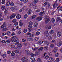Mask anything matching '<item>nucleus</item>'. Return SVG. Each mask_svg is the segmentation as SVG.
Instances as JSON below:
<instances>
[{"instance_id":"36","label":"nucleus","mask_w":62,"mask_h":62,"mask_svg":"<svg viewBox=\"0 0 62 62\" xmlns=\"http://www.w3.org/2000/svg\"><path fill=\"white\" fill-rule=\"evenodd\" d=\"M49 57L48 55H46L45 57V58L46 59H48Z\"/></svg>"},{"instance_id":"35","label":"nucleus","mask_w":62,"mask_h":62,"mask_svg":"<svg viewBox=\"0 0 62 62\" xmlns=\"http://www.w3.org/2000/svg\"><path fill=\"white\" fill-rule=\"evenodd\" d=\"M44 12L45 11H44L42 12H40L39 13V14L40 15H42V14H43L44 13Z\"/></svg>"},{"instance_id":"42","label":"nucleus","mask_w":62,"mask_h":62,"mask_svg":"<svg viewBox=\"0 0 62 62\" xmlns=\"http://www.w3.org/2000/svg\"><path fill=\"white\" fill-rule=\"evenodd\" d=\"M38 44H39V45H41L42 44L41 43V41H39L38 42Z\"/></svg>"},{"instance_id":"39","label":"nucleus","mask_w":62,"mask_h":62,"mask_svg":"<svg viewBox=\"0 0 62 62\" xmlns=\"http://www.w3.org/2000/svg\"><path fill=\"white\" fill-rule=\"evenodd\" d=\"M50 46L51 48H53L54 47V44H51Z\"/></svg>"},{"instance_id":"62","label":"nucleus","mask_w":62,"mask_h":62,"mask_svg":"<svg viewBox=\"0 0 62 62\" xmlns=\"http://www.w3.org/2000/svg\"><path fill=\"white\" fill-rule=\"evenodd\" d=\"M16 28L15 27L13 29H12V31H15L16 30Z\"/></svg>"},{"instance_id":"3","label":"nucleus","mask_w":62,"mask_h":62,"mask_svg":"<svg viewBox=\"0 0 62 62\" xmlns=\"http://www.w3.org/2000/svg\"><path fill=\"white\" fill-rule=\"evenodd\" d=\"M21 60L23 62H27L28 61V59H27L26 57L22 58Z\"/></svg>"},{"instance_id":"55","label":"nucleus","mask_w":62,"mask_h":62,"mask_svg":"<svg viewBox=\"0 0 62 62\" xmlns=\"http://www.w3.org/2000/svg\"><path fill=\"white\" fill-rule=\"evenodd\" d=\"M35 55H38L39 54V52L38 51L36 52L35 53Z\"/></svg>"},{"instance_id":"45","label":"nucleus","mask_w":62,"mask_h":62,"mask_svg":"<svg viewBox=\"0 0 62 62\" xmlns=\"http://www.w3.org/2000/svg\"><path fill=\"white\" fill-rule=\"evenodd\" d=\"M39 37H35V39L36 41H38L39 40Z\"/></svg>"},{"instance_id":"17","label":"nucleus","mask_w":62,"mask_h":62,"mask_svg":"<svg viewBox=\"0 0 62 62\" xmlns=\"http://www.w3.org/2000/svg\"><path fill=\"white\" fill-rule=\"evenodd\" d=\"M8 9V8H6L5 9V10L4 11V14L5 15H7V11Z\"/></svg>"},{"instance_id":"51","label":"nucleus","mask_w":62,"mask_h":62,"mask_svg":"<svg viewBox=\"0 0 62 62\" xmlns=\"http://www.w3.org/2000/svg\"><path fill=\"white\" fill-rule=\"evenodd\" d=\"M1 42L2 43H6V41L5 40L1 41Z\"/></svg>"},{"instance_id":"9","label":"nucleus","mask_w":62,"mask_h":62,"mask_svg":"<svg viewBox=\"0 0 62 62\" xmlns=\"http://www.w3.org/2000/svg\"><path fill=\"white\" fill-rule=\"evenodd\" d=\"M27 40L30 41H32L33 40V38L32 37L28 38L27 39Z\"/></svg>"},{"instance_id":"13","label":"nucleus","mask_w":62,"mask_h":62,"mask_svg":"<svg viewBox=\"0 0 62 62\" xmlns=\"http://www.w3.org/2000/svg\"><path fill=\"white\" fill-rule=\"evenodd\" d=\"M49 47L48 46H45L44 48V49L45 51H47Z\"/></svg>"},{"instance_id":"47","label":"nucleus","mask_w":62,"mask_h":62,"mask_svg":"<svg viewBox=\"0 0 62 62\" xmlns=\"http://www.w3.org/2000/svg\"><path fill=\"white\" fill-rule=\"evenodd\" d=\"M56 62H58L59 61V59L57 58L55 60Z\"/></svg>"},{"instance_id":"28","label":"nucleus","mask_w":62,"mask_h":62,"mask_svg":"<svg viewBox=\"0 0 62 62\" xmlns=\"http://www.w3.org/2000/svg\"><path fill=\"white\" fill-rule=\"evenodd\" d=\"M10 5V2L8 1L6 3V5L7 6H8Z\"/></svg>"},{"instance_id":"48","label":"nucleus","mask_w":62,"mask_h":62,"mask_svg":"<svg viewBox=\"0 0 62 62\" xmlns=\"http://www.w3.org/2000/svg\"><path fill=\"white\" fill-rule=\"evenodd\" d=\"M47 4H48V2H45L44 3L43 5L44 6H46V5H47Z\"/></svg>"},{"instance_id":"4","label":"nucleus","mask_w":62,"mask_h":62,"mask_svg":"<svg viewBox=\"0 0 62 62\" xmlns=\"http://www.w3.org/2000/svg\"><path fill=\"white\" fill-rule=\"evenodd\" d=\"M48 17H49V16H46V17L47 18L45 20V23H48L50 21V19L48 18Z\"/></svg>"},{"instance_id":"40","label":"nucleus","mask_w":62,"mask_h":62,"mask_svg":"<svg viewBox=\"0 0 62 62\" xmlns=\"http://www.w3.org/2000/svg\"><path fill=\"white\" fill-rule=\"evenodd\" d=\"M10 9L11 10H14V9L16 10H17V9L16 8H11Z\"/></svg>"},{"instance_id":"61","label":"nucleus","mask_w":62,"mask_h":62,"mask_svg":"<svg viewBox=\"0 0 62 62\" xmlns=\"http://www.w3.org/2000/svg\"><path fill=\"white\" fill-rule=\"evenodd\" d=\"M22 41L23 42H25L26 41V40L25 39H23L22 40Z\"/></svg>"},{"instance_id":"19","label":"nucleus","mask_w":62,"mask_h":62,"mask_svg":"<svg viewBox=\"0 0 62 62\" xmlns=\"http://www.w3.org/2000/svg\"><path fill=\"white\" fill-rule=\"evenodd\" d=\"M30 59L32 61H34L35 60V58L34 57L32 56L31 57Z\"/></svg>"},{"instance_id":"15","label":"nucleus","mask_w":62,"mask_h":62,"mask_svg":"<svg viewBox=\"0 0 62 62\" xmlns=\"http://www.w3.org/2000/svg\"><path fill=\"white\" fill-rule=\"evenodd\" d=\"M61 20V18L59 17H57V20H56V22H58V21L59 22Z\"/></svg>"},{"instance_id":"58","label":"nucleus","mask_w":62,"mask_h":62,"mask_svg":"<svg viewBox=\"0 0 62 62\" xmlns=\"http://www.w3.org/2000/svg\"><path fill=\"white\" fill-rule=\"evenodd\" d=\"M39 32L37 31L36 32V34L37 35H39Z\"/></svg>"},{"instance_id":"32","label":"nucleus","mask_w":62,"mask_h":62,"mask_svg":"<svg viewBox=\"0 0 62 62\" xmlns=\"http://www.w3.org/2000/svg\"><path fill=\"white\" fill-rule=\"evenodd\" d=\"M16 21L17 20L15 19H14L12 21L13 23H16Z\"/></svg>"},{"instance_id":"6","label":"nucleus","mask_w":62,"mask_h":62,"mask_svg":"<svg viewBox=\"0 0 62 62\" xmlns=\"http://www.w3.org/2000/svg\"><path fill=\"white\" fill-rule=\"evenodd\" d=\"M42 19V16H39L37 17L36 18V19L37 21H41Z\"/></svg>"},{"instance_id":"26","label":"nucleus","mask_w":62,"mask_h":62,"mask_svg":"<svg viewBox=\"0 0 62 62\" xmlns=\"http://www.w3.org/2000/svg\"><path fill=\"white\" fill-rule=\"evenodd\" d=\"M8 30V29L7 28H3L2 29V31H7V30Z\"/></svg>"},{"instance_id":"50","label":"nucleus","mask_w":62,"mask_h":62,"mask_svg":"<svg viewBox=\"0 0 62 62\" xmlns=\"http://www.w3.org/2000/svg\"><path fill=\"white\" fill-rule=\"evenodd\" d=\"M27 29H24L23 31V32H24V33H26V32H27Z\"/></svg>"},{"instance_id":"7","label":"nucleus","mask_w":62,"mask_h":62,"mask_svg":"<svg viewBox=\"0 0 62 62\" xmlns=\"http://www.w3.org/2000/svg\"><path fill=\"white\" fill-rule=\"evenodd\" d=\"M62 41H60V42L58 43L57 45V46L58 47H60V46H61V45H62Z\"/></svg>"},{"instance_id":"63","label":"nucleus","mask_w":62,"mask_h":62,"mask_svg":"<svg viewBox=\"0 0 62 62\" xmlns=\"http://www.w3.org/2000/svg\"><path fill=\"white\" fill-rule=\"evenodd\" d=\"M31 55H32V56H36V55L33 53H31Z\"/></svg>"},{"instance_id":"18","label":"nucleus","mask_w":62,"mask_h":62,"mask_svg":"<svg viewBox=\"0 0 62 62\" xmlns=\"http://www.w3.org/2000/svg\"><path fill=\"white\" fill-rule=\"evenodd\" d=\"M59 56V54L58 53H56L55 54V57H58Z\"/></svg>"},{"instance_id":"59","label":"nucleus","mask_w":62,"mask_h":62,"mask_svg":"<svg viewBox=\"0 0 62 62\" xmlns=\"http://www.w3.org/2000/svg\"><path fill=\"white\" fill-rule=\"evenodd\" d=\"M33 8H36L37 5H33Z\"/></svg>"},{"instance_id":"14","label":"nucleus","mask_w":62,"mask_h":62,"mask_svg":"<svg viewBox=\"0 0 62 62\" xmlns=\"http://www.w3.org/2000/svg\"><path fill=\"white\" fill-rule=\"evenodd\" d=\"M22 46H23V44H19L18 45V48H21V47H22Z\"/></svg>"},{"instance_id":"44","label":"nucleus","mask_w":62,"mask_h":62,"mask_svg":"<svg viewBox=\"0 0 62 62\" xmlns=\"http://www.w3.org/2000/svg\"><path fill=\"white\" fill-rule=\"evenodd\" d=\"M14 3L13 2H11L10 3V5L11 6H14Z\"/></svg>"},{"instance_id":"29","label":"nucleus","mask_w":62,"mask_h":62,"mask_svg":"<svg viewBox=\"0 0 62 62\" xmlns=\"http://www.w3.org/2000/svg\"><path fill=\"white\" fill-rule=\"evenodd\" d=\"M11 33V32L10 31H7L6 33V34L7 35H9V34Z\"/></svg>"},{"instance_id":"23","label":"nucleus","mask_w":62,"mask_h":62,"mask_svg":"<svg viewBox=\"0 0 62 62\" xmlns=\"http://www.w3.org/2000/svg\"><path fill=\"white\" fill-rule=\"evenodd\" d=\"M14 52L16 54H18L20 52V50H16L14 51Z\"/></svg>"},{"instance_id":"11","label":"nucleus","mask_w":62,"mask_h":62,"mask_svg":"<svg viewBox=\"0 0 62 62\" xmlns=\"http://www.w3.org/2000/svg\"><path fill=\"white\" fill-rule=\"evenodd\" d=\"M16 18L17 19H20L21 18V16L20 15H17L16 16Z\"/></svg>"},{"instance_id":"20","label":"nucleus","mask_w":62,"mask_h":62,"mask_svg":"<svg viewBox=\"0 0 62 62\" xmlns=\"http://www.w3.org/2000/svg\"><path fill=\"white\" fill-rule=\"evenodd\" d=\"M49 36V32H48V31H47L46 32V37L47 38L48 37V36Z\"/></svg>"},{"instance_id":"34","label":"nucleus","mask_w":62,"mask_h":62,"mask_svg":"<svg viewBox=\"0 0 62 62\" xmlns=\"http://www.w3.org/2000/svg\"><path fill=\"white\" fill-rule=\"evenodd\" d=\"M49 59L51 61H54V58L52 57H50L49 58Z\"/></svg>"},{"instance_id":"57","label":"nucleus","mask_w":62,"mask_h":62,"mask_svg":"<svg viewBox=\"0 0 62 62\" xmlns=\"http://www.w3.org/2000/svg\"><path fill=\"white\" fill-rule=\"evenodd\" d=\"M23 3L22 2H21L20 4V6L21 7H22L23 6Z\"/></svg>"},{"instance_id":"60","label":"nucleus","mask_w":62,"mask_h":62,"mask_svg":"<svg viewBox=\"0 0 62 62\" xmlns=\"http://www.w3.org/2000/svg\"><path fill=\"white\" fill-rule=\"evenodd\" d=\"M15 45H18H18L19 44V42H17L15 43Z\"/></svg>"},{"instance_id":"21","label":"nucleus","mask_w":62,"mask_h":62,"mask_svg":"<svg viewBox=\"0 0 62 62\" xmlns=\"http://www.w3.org/2000/svg\"><path fill=\"white\" fill-rule=\"evenodd\" d=\"M38 25V23H35L34 24V27H37Z\"/></svg>"},{"instance_id":"12","label":"nucleus","mask_w":62,"mask_h":62,"mask_svg":"<svg viewBox=\"0 0 62 62\" xmlns=\"http://www.w3.org/2000/svg\"><path fill=\"white\" fill-rule=\"evenodd\" d=\"M1 55L3 58H5L6 57V54L5 53H4L3 54H2Z\"/></svg>"},{"instance_id":"46","label":"nucleus","mask_w":62,"mask_h":62,"mask_svg":"<svg viewBox=\"0 0 62 62\" xmlns=\"http://www.w3.org/2000/svg\"><path fill=\"white\" fill-rule=\"evenodd\" d=\"M51 21H52V23H54V18H53L52 20H51Z\"/></svg>"},{"instance_id":"64","label":"nucleus","mask_w":62,"mask_h":62,"mask_svg":"<svg viewBox=\"0 0 62 62\" xmlns=\"http://www.w3.org/2000/svg\"><path fill=\"white\" fill-rule=\"evenodd\" d=\"M55 40L53 39L52 40V42L53 43H54V42H55Z\"/></svg>"},{"instance_id":"41","label":"nucleus","mask_w":62,"mask_h":62,"mask_svg":"<svg viewBox=\"0 0 62 62\" xmlns=\"http://www.w3.org/2000/svg\"><path fill=\"white\" fill-rule=\"evenodd\" d=\"M3 25L4 26V27H6L7 26V24L6 22H4L3 23Z\"/></svg>"},{"instance_id":"53","label":"nucleus","mask_w":62,"mask_h":62,"mask_svg":"<svg viewBox=\"0 0 62 62\" xmlns=\"http://www.w3.org/2000/svg\"><path fill=\"white\" fill-rule=\"evenodd\" d=\"M28 16H27V15L26 14L24 16V17L25 19H26L27 18V17Z\"/></svg>"},{"instance_id":"31","label":"nucleus","mask_w":62,"mask_h":62,"mask_svg":"<svg viewBox=\"0 0 62 62\" xmlns=\"http://www.w3.org/2000/svg\"><path fill=\"white\" fill-rule=\"evenodd\" d=\"M32 27V25H28V29H29V30H30V29Z\"/></svg>"},{"instance_id":"38","label":"nucleus","mask_w":62,"mask_h":62,"mask_svg":"<svg viewBox=\"0 0 62 62\" xmlns=\"http://www.w3.org/2000/svg\"><path fill=\"white\" fill-rule=\"evenodd\" d=\"M38 2V0H35L34 1V3L35 4H37Z\"/></svg>"},{"instance_id":"33","label":"nucleus","mask_w":62,"mask_h":62,"mask_svg":"<svg viewBox=\"0 0 62 62\" xmlns=\"http://www.w3.org/2000/svg\"><path fill=\"white\" fill-rule=\"evenodd\" d=\"M48 39L49 40H52V36H50L48 38Z\"/></svg>"},{"instance_id":"54","label":"nucleus","mask_w":62,"mask_h":62,"mask_svg":"<svg viewBox=\"0 0 62 62\" xmlns=\"http://www.w3.org/2000/svg\"><path fill=\"white\" fill-rule=\"evenodd\" d=\"M48 55H49V56H51L52 55V53L51 52L49 53H48Z\"/></svg>"},{"instance_id":"8","label":"nucleus","mask_w":62,"mask_h":62,"mask_svg":"<svg viewBox=\"0 0 62 62\" xmlns=\"http://www.w3.org/2000/svg\"><path fill=\"white\" fill-rule=\"evenodd\" d=\"M16 16V14H13L10 16V19H13V18H14V17H15Z\"/></svg>"},{"instance_id":"56","label":"nucleus","mask_w":62,"mask_h":62,"mask_svg":"<svg viewBox=\"0 0 62 62\" xmlns=\"http://www.w3.org/2000/svg\"><path fill=\"white\" fill-rule=\"evenodd\" d=\"M23 2L24 3H26L28 2V0H23Z\"/></svg>"},{"instance_id":"24","label":"nucleus","mask_w":62,"mask_h":62,"mask_svg":"<svg viewBox=\"0 0 62 62\" xmlns=\"http://www.w3.org/2000/svg\"><path fill=\"white\" fill-rule=\"evenodd\" d=\"M5 3H6V0H2L1 4H2V5L5 4Z\"/></svg>"},{"instance_id":"22","label":"nucleus","mask_w":62,"mask_h":62,"mask_svg":"<svg viewBox=\"0 0 62 62\" xmlns=\"http://www.w3.org/2000/svg\"><path fill=\"white\" fill-rule=\"evenodd\" d=\"M61 35V33L60 32H58L57 33V35L58 37H60Z\"/></svg>"},{"instance_id":"37","label":"nucleus","mask_w":62,"mask_h":62,"mask_svg":"<svg viewBox=\"0 0 62 62\" xmlns=\"http://www.w3.org/2000/svg\"><path fill=\"white\" fill-rule=\"evenodd\" d=\"M37 61L39 62H41V59L39 58L37 60Z\"/></svg>"},{"instance_id":"25","label":"nucleus","mask_w":62,"mask_h":62,"mask_svg":"<svg viewBox=\"0 0 62 62\" xmlns=\"http://www.w3.org/2000/svg\"><path fill=\"white\" fill-rule=\"evenodd\" d=\"M36 17V15H34L32 16L31 17V20H32V19H34L35 17Z\"/></svg>"},{"instance_id":"49","label":"nucleus","mask_w":62,"mask_h":62,"mask_svg":"<svg viewBox=\"0 0 62 62\" xmlns=\"http://www.w3.org/2000/svg\"><path fill=\"white\" fill-rule=\"evenodd\" d=\"M29 24L30 25H32L33 22L31 21H30L29 23Z\"/></svg>"},{"instance_id":"52","label":"nucleus","mask_w":62,"mask_h":62,"mask_svg":"<svg viewBox=\"0 0 62 62\" xmlns=\"http://www.w3.org/2000/svg\"><path fill=\"white\" fill-rule=\"evenodd\" d=\"M34 37V35L32 34H31L29 36V37H30V38H32V37Z\"/></svg>"},{"instance_id":"43","label":"nucleus","mask_w":62,"mask_h":62,"mask_svg":"<svg viewBox=\"0 0 62 62\" xmlns=\"http://www.w3.org/2000/svg\"><path fill=\"white\" fill-rule=\"evenodd\" d=\"M11 47L12 48H15V46L14 45H11Z\"/></svg>"},{"instance_id":"1","label":"nucleus","mask_w":62,"mask_h":62,"mask_svg":"<svg viewBox=\"0 0 62 62\" xmlns=\"http://www.w3.org/2000/svg\"><path fill=\"white\" fill-rule=\"evenodd\" d=\"M18 40V38L16 36H14L12 38L11 40L13 42H17Z\"/></svg>"},{"instance_id":"16","label":"nucleus","mask_w":62,"mask_h":62,"mask_svg":"<svg viewBox=\"0 0 62 62\" xmlns=\"http://www.w3.org/2000/svg\"><path fill=\"white\" fill-rule=\"evenodd\" d=\"M43 50V47H41L38 49V51L39 52H41Z\"/></svg>"},{"instance_id":"30","label":"nucleus","mask_w":62,"mask_h":62,"mask_svg":"<svg viewBox=\"0 0 62 62\" xmlns=\"http://www.w3.org/2000/svg\"><path fill=\"white\" fill-rule=\"evenodd\" d=\"M49 33L51 35H52L53 34H54V31L52 30L50 31Z\"/></svg>"},{"instance_id":"10","label":"nucleus","mask_w":62,"mask_h":62,"mask_svg":"<svg viewBox=\"0 0 62 62\" xmlns=\"http://www.w3.org/2000/svg\"><path fill=\"white\" fill-rule=\"evenodd\" d=\"M32 10H31V9H29L27 12V14H28V15H29L30 14H31V13L32 12Z\"/></svg>"},{"instance_id":"27","label":"nucleus","mask_w":62,"mask_h":62,"mask_svg":"<svg viewBox=\"0 0 62 62\" xmlns=\"http://www.w3.org/2000/svg\"><path fill=\"white\" fill-rule=\"evenodd\" d=\"M15 54V53L13 51L12 52L11 54V56H14Z\"/></svg>"},{"instance_id":"2","label":"nucleus","mask_w":62,"mask_h":62,"mask_svg":"<svg viewBox=\"0 0 62 62\" xmlns=\"http://www.w3.org/2000/svg\"><path fill=\"white\" fill-rule=\"evenodd\" d=\"M58 50V48L57 47H56L54 48V49L52 51V53L54 54L56 53L57 52V51Z\"/></svg>"},{"instance_id":"5","label":"nucleus","mask_w":62,"mask_h":62,"mask_svg":"<svg viewBox=\"0 0 62 62\" xmlns=\"http://www.w3.org/2000/svg\"><path fill=\"white\" fill-rule=\"evenodd\" d=\"M44 42L45 44H46V45L47 46H48L50 44V42H48V41L47 40H44Z\"/></svg>"}]
</instances>
